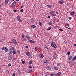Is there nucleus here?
<instances>
[{"instance_id":"obj_1","label":"nucleus","mask_w":76,"mask_h":76,"mask_svg":"<svg viewBox=\"0 0 76 76\" xmlns=\"http://www.w3.org/2000/svg\"><path fill=\"white\" fill-rule=\"evenodd\" d=\"M51 45L52 47H53L55 49L57 48V45L56 44V43L53 42H52Z\"/></svg>"},{"instance_id":"obj_2","label":"nucleus","mask_w":76,"mask_h":76,"mask_svg":"<svg viewBox=\"0 0 76 76\" xmlns=\"http://www.w3.org/2000/svg\"><path fill=\"white\" fill-rule=\"evenodd\" d=\"M49 13L51 16H54L55 15V12L53 11H52L50 12H49Z\"/></svg>"},{"instance_id":"obj_3","label":"nucleus","mask_w":76,"mask_h":76,"mask_svg":"<svg viewBox=\"0 0 76 76\" xmlns=\"http://www.w3.org/2000/svg\"><path fill=\"white\" fill-rule=\"evenodd\" d=\"M61 63H58L57 64V67L58 68V69H59V68H61Z\"/></svg>"},{"instance_id":"obj_4","label":"nucleus","mask_w":76,"mask_h":76,"mask_svg":"<svg viewBox=\"0 0 76 76\" xmlns=\"http://www.w3.org/2000/svg\"><path fill=\"white\" fill-rule=\"evenodd\" d=\"M48 63H49V60L48 59H46L45 61H44L43 64H48Z\"/></svg>"},{"instance_id":"obj_5","label":"nucleus","mask_w":76,"mask_h":76,"mask_svg":"<svg viewBox=\"0 0 76 76\" xmlns=\"http://www.w3.org/2000/svg\"><path fill=\"white\" fill-rule=\"evenodd\" d=\"M2 50H4L5 52H7L8 51V49L6 47H3Z\"/></svg>"},{"instance_id":"obj_6","label":"nucleus","mask_w":76,"mask_h":76,"mask_svg":"<svg viewBox=\"0 0 76 76\" xmlns=\"http://www.w3.org/2000/svg\"><path fill=\"white\" fill-rule=\"evenodd\" d=\"M17 19L19 22H22V20H20V18L19 16H18L17 17Z\"/></svg>"},{"instance_id":"obj_7","label":"nucleus","mask_w":76,"mask_h":76,"mask_svg":"<svg viewBox=\"0 0 76 76\" xmlns=\"http://www.w3.org/2000/svg\"><path fill=\"white\" fill-rule=\"evenodd\" d=\"M39 56H40V58H43L44 56L43 55V54L42 53H40L38 55Z\"/></svg>"},{"instance_id":"obj_8","label":"nucleus","mask_w":76,"mask_h":76,"mask_svg":"<svg viewBox=\"0 0 76 76\" xmlns=\"http://www.w3.org/2000/svg\"><path fill=\"white\" fill-rule=\"evenodd\" d=\"M21 37V40L23 42L25 41V36H24V35H22Z\"/></svg>"},{"instance_id":"obj_9","label":"nucleus","mask_w":76,"mask_h":76,"mask_svg":"<svg viewBox=\"0 0 76 76\" xmlns=\"http://www.w3.org/2000/svg\"><path fill=\"white\" fill-rule=\"evenodd\" d=\"M10 52H12V51H13V50H15V48H13L12 47H10Z\"/></svg>"},{"instance_id":"obj_10","label":"nucleus","mask_w":76,"mask_h":76,"mask_svg":"<svg viewBox=\"0 0 76 76\" xmlns=\"http://www.w3.org/2000/svg\"><path fill=\"white\" fill-rule=\"evenodd\" d=\"M12 41L15 45H17V42H16V40L14 39H12Z\"/></svg>"},{"instance_id":"obj_11","label":"nucleus","mask_w":76,"mask_h":76,"mask_svg":"<svg viewBox=\"0 0 76 76\" xmlns=\"http://www.w3.org/2000/svg\"><path fill=\"white\" fill-rule=\"evenodd\" d=\"M64 3V0H61L59 2V3L60 4H63Z\"/></svg>"},{"instance_id":"obj_12","label":"nucleus","mask_w":76,"mask_h":76,"mask_svg":"<svg viewBox=\"0 0 76 76\" xmlns=\"http://www.w3.org/2000/svg\"><path fill=\"white\" fill-rule=\"evenodd\" d=\"M43 47L46 48L47 50H49V48L48 47H47V46L46 45H43Z\"/></svg>"},{"instance_id":"obj_13","label":"nucleus","mask_w":76,"mask_h":76,"mask_svg":"<svg viewBox=\"0 0 76 76\" xmlns=\"http://www.w3.org/2000/svg\"><path fill=\"white\" fill-rule=\"evenodd\" d=\"M24 36H25V37H26V38H27V39H29L31 38V37H30L27 35H25Z\"/></svg>"},{"instance_id":"obj_14","label":"nucleus","mask_w":76,"mask_h":76,"mask_svg":"<svg viewBox=\"0 0 76 76\" xmlns=\"http://www.w3.org/2000/svg\"><path fill=\"white\" fill-rule=\"evenodd\" d=\"M61 73L60 72H59L57 74H55L54 75L55 76H59V75H61Z\"/></svg>"},{"instance_id":"obj_15","label":"nucleus","mask_w":76,"mask_h":76,"mask_svg":"<svg viewBox=\"0 0 76 76\" xmlns=\"http://www.w3.org/2000/svg\"><path fill=\"white\" fill-rule=\"evenodd\" d=\"M8 60H10L12 59V56H8Z\"/></svg>"},{"instance_id":"obj_16","label":"nucleus","mask_w":76,"mask_h":76,"mask_svg":"<svg viewBox=\"0 0 76 76\" xmlns=\"http://www.w3.org/2000/svg\"><path fill=\"white\" fill-rule=\"evenodd\" d=\"M46 68L48 70H51V67H50V66H48Z\"/></svg>"},{"instance_id":"obj_17","label":"nucleus","mask_w":76,"mask_h":76,"mask_svg":"<svg viewBox=\"0 0 76 76\" xmlns=\"http://www.w3.org/2000/svg\"><path fill=\"white\" fill-rule=\"evenodd\" d=\"M26 54L27 56H30V53H29V52L28 51L27 52Z\"/></svg>"},{"instance_id":"obj_18","label":"nucleus","mask_w":76,"mask_h":76,"mask_svg":"<svg viewBox=\"0 0 76 76\" xmlns=\"http://www.w3.org/2000/svg\"><path fill=\"white\" fill-rule=\"evenodd\" d=\"M53 57L55 59L57 58V54H56V53H55L54 54Z\"/></svg>"},{"instance_id":"obj_19","label":"nucleus","mask_w":76,"mask_h":76,"mask_svg":"<svg viewBox=\"0 0 76 76\" xmlns=\"http://www.w3.org/2000/svg\"><path fill=\"white\" fill-rule=\"evenodd\" d=\"M70 15L71 16H73L75 15V12H72L70 13Z\"/></svg>"},{"instance_id":"obj_20","label":"nucleus","mask_w":76,"mask_h":76,"mask_svg":"<svg viewBox=\"0 0 76 76\" xmlns=\"http://www.w3.org/2000/svg\"><path fill=\"white\" fill-rule=\"evenodd\" d=\"M8 1V0H5L4 3L5 4H7V3H8V2H9Z\"/></svg>"},{"instance_id":"obj_21","label":"nucleus","mask_w":76,"mask_h":76,"mask_svg":"<svg viewBox=\"0 0 76 76\" xmlns=\"http://www.w3.org/2000/svg\"><path fill=\"white\" fill-rule=\"evenodd\" d=\"M76 60V56H75L72 59V61Z\"/></svg>"},{"instance_id":"obj_22","label":"nucleus","mask_w":76,"mask_h":76,"mask_svg":"<svg viewBox=\"0 0 76 76\" xmlns=\"http://www.w3.org/2000/svg\"><path fill=\"white\" fill-rule=\"evenodd\" d=\"M72 56H69L68 59L69 60H72Z\"/></svg>"},{"instance_id":"obj_23","label":"nucleus","mask_w":76,"mask_h":76,"mask_svg":"<svg viewBox=\"0 0 76 76\" xmlns=\"http://www.w3.org/2000/svg\"><path fill=\"white\" fill-rule=\"evenodd\" d=\"M30 42H31L32 44H34V43H35V41H32V40H30L29 41Z\"/></svg>"},{"instance_id":"obj_24","label":"nucleus","mask_w":76,"mask_h":76,"mask_svg":"<svg viewBox=\"0 0 76 76\" xmlns=\"http://www.w3.org/2000/svg\"><path fill=\"white\" fill-rule=\"evenodd\" d=\"M35 27H36V26H35L32 25L31 26V28H33V29H34V28H35Z\"/></svg>"},{"instance_id":"obj_25","label":"nucleus","mask_w":76,"mask_h":76,"mask_svg":"<svg viewBox=\"0 0 76 76\" xmlns=\"http://www.w3.org/2000/svg\"><path fill=\"white\" fill-rule=\"evenodd\" d=\"M47 6L49 8H51V7H52V5H48Z\"/></svg>"},{"instance_id":"obj_26","label":"nucleus","mask_w":76,"mask_h":76,"mask_svg":"<svg viewBox=\"0 0 76 76\" xmlns=\"http://www.w3.org/2000/svg\"><path fill=\"white\" fill-rule=\"evenodd\" d=\"M12 53L14 55H15L16 54V51L15 50H13L12 52Z\"/></svg>"},{"instance_id":"obj_27","label":"nucleus","mask_w":76,"mask_h":76,"mask_svg":"<svg viewBox=\"0 0 76 76\" xmlns=\"http://www.w3.org/2000/svg\"><path fill=\"white\" fill-rule=\"evenodd\" d=\"M54 69H55V70H58L57 69H58V67H57H57H56V66H54Z\"/></svg>"},{"instance_id":"obj_28","label":"nucleus","mask_w":76,"mask_h":76,"mask_svg":"<svg viewBox=\"0 0 76 76\" xmlns=\"http://www.w3.org/2000/svg\"><path fill=\"white\" fill-rule=\"evenodd\" d=\"M65 28H68V27H69V25L68 24L65 26Z\"/></svg>"},{"instance_id":"obj_29","label":"nucleus","mask_w":76,"mask_h":76,"mask_svg":"<svg viewBox=\"0 0 76 76\" xmlns=\"http://www.w3.org/2000/svg\"><path fill=\"white\" fill-rule=\"evenodd\" d=\"M52 23H52V22H51V21H50V22H49L48 23L49 25H52Z\"/></svg>"},{"instance_id":"obj_30","label":"nucleus","mask_w":76,"mask_h":76,"mask_svg":"<svg viewBox=\"0 0 76 76\" xmlns=\"http://www.w3.org/2000/svg\"><path fill=\"white\" fill-rule=\"evenodd\" d=\"M35 51H36L38 50V47H35Z\"/></svg>"},{"instance_id":"obj_31","label":"nucleus","mask_w":76,"mask_h":76,"mask_svg":"<svg viewBox=\"0 0 76 76\" xmlns=\"http://www.w3.org/2000/svg\"><path fill=\"white\" fill-rule=\"evenodd\" d=\"M32 63V61H30L29 63V64H31Z\"/></svg>"},{"instance_id":"obj_32","label":"nucleus","mask_w":76,"mask_h":76,"mask_svg":"<svg viewBox=\"0 0 76 76\" xmlns=\"http://www.w3.org/2000/svg\"><path fill=\"white\" fill-rule=\"evenodd\" d=\"M39 25L40 26H41L42 25V23L41 22H40V21H39Z\"/></svg>"},{"instance_id":"obj_33","label":"nucleus","mask_w":76,"mask_h":76,"mask_svg":"<svg viewBox=\"0 0 76 76\" xmlns=\"http://www.w3.org/2000/svg\"><path fill=\"white\" fill-rule=\"evenodd\" d=\"M12 5H13V6H15V5H16V2H13L12 4Z\"/></svg>"},{"instance_id":"obj_34","label":"nucleus","mask_w":76,"mask_h":76,"mask_svg":"<svg viewBox=\"0 0 76 76\" xmlns=\"http://www.w3.org/2000/svg\"><path fill=\"white\" fill-rule=\"evenodd\" d=\"M3 39H2L1 40H0V42H3Z\"/></svg>"},{"instance_id":"obj_35","label":"nucleus","mask_w":76,"mask_h":76,"mask_svg":"<svg viewBox=\"0 0 76 76\" xmlns=\"http://www.w3.org/2000/svg\"><path fill=\"white\" fill-rule=\"evenodd\" d=\"M67 54L68 55H70V52L69 51L67 53Z\"/></svg>"},{"instance_id":"obj_36","label":"nucleus","mask_w":76,"mask_h":76,"mask_svg":"<svg viewBox=\"0 0 76 76\" xmlns=\"http://www.w3.org/2000/svg\"><path fill=\"white\" fill-rule=\"evenodd\" d=\"M48 30H50V29H51V27H48Z\"/></svg>"},{"instance_id":"obj_37","label":"nucleus","mask_w":76,"mask_h":76,"mask_svg":"<svg viewBox=\"0 0 76 76\" xmlns=\"http://www.w3.org/2000/svg\"><path fill=\"white\" fill-rule=\"evenodd\" d=\"M33 72V71H32V70H31L29 71V72H28V73H31L32 72Z\"/></svg>"},{"instance_id":"obj_38","label":"nucleus","mask_w":76,"mask_h":76,"mask_svg":"<svg viewBox=\"0 0 76 76\" xmlns=\"http://www.w3.org/2000/svg\"><path fill=\"white\" fill-rule=\"evenodd\" d=\"M6 72L7 74H9V71L8 70Z\"/></svg>"},{"instance_id":"obj_39","label":"nucleus","mask_w":76,"mask_h":76,"mask_svg":"<svg viewBox=\"0 0 76 76\" xmlns=\"http://www.w3.org/2000/svg\"><path fill=\"white\" fill-rule=\"evenodd\" d=\"M59 31H63V30L61 28H60L59 29Z\"/></svg>"},{"instance_id":"obj_40","label":"nucleus","mask_w":76,"mask_h":76,"mask_svg":"<svg viewBox=\"0 0 76 76\" xmlns=\"http://www.w3.org/2000/svg\"><path fill=\"white\" fill-rule=\"evenodd\" d=\"M34 19L33 18H31V20H32V22H34Z\"/></svg>"},{"instance_id":"obj_41","label":"nucleus","mask_w":76,"mask_h":76,"mask_svg":"<svg viewBox=\"0 0 76 76\" xmlns=\"http://www.w3.org/2000/svg\"><path fill=\"white\" fill-rule=\"evenodd\" d=\"M29 58H32V56H30Z\"/></svg>"},{"instance_id":"obj_42","label":"nucleus","mask_w":76,"mask_h":76,"mask_svg":"<svg viewBox=\"0 0 76 76\" xmlns=\"http://www.w3.org/2000/svg\"><path fill=\"white\" fill-rule=\"evenodd\" d=\"M16 75V74L15 73H13L12 74V76H15Z\"/></svg>"},{"instance_id":"obj_43","label":"nucleus","mask_w":76,"mask_h":76,"mask_svg":"<svg viewBox=\"0 0 76 76\" xmlns=\"http://www.w3.org/2000/svg\"><path fill=\"white\" fill-rule=\"evenodd\" d=\"M20 11L22 13V12H23V9L21 10H20Z\"/></svg>"},{"instance_id":"obj_44","label":"nucleus","mask_w":76,"mask_h":76,"mask_svg":"<svg viewBox=\"0 0 76 76\" xmlns=\"http://www.w3.org/2000/svg\"><path fill=\"white\" fill-rule=\"evenodd\" d=\"M13 12L15 13H16V12H17V10H13Z\"/></svg>"},{"instance_id":"obj_45","label":"nucleus","mask_w":76,"mask_h":76,"mask_svg":"<svg viewBox=\"0 0 76 76\" xmlns=\"http://www.w3.org/2000/svg\"><path fill=\"white\" fill-rule=\"evenodd\" d=\"M8 66H11V64H8Z\"/></svg>"},{"instance_id":"obj_46","label":"nucleus","mask_w":76,"mask_h":76,"mask_svg":"<svg viewBox=\"0 0 76 76\" xmlns=\"http://www.w3.org/2000/svg\"><path fill=\"white\" fill-rule=\"evenodd\" d=\"M69 4L68 3H67V4H66V5L67 6H69Z\"/></svg>"},{"instance_id":"obj_47","label":"nucleus","mask_w":76,"mask_h":76,"mask_svg":"<svg viewBox=\"0 0 76 76\" xmlns=\"http://www.w3.org/2000/svg\"><path fill=\"white\" fill-rule=\"evenodd\" d=\"M25 61H23L22 62V64H25Z\"/></svg>"},{"instance_id":"obj_48","label":"nucleus","mask_w":76,"mask_h":76,"mask_svg":"<svg viewBox=\"0 0 76 76\" xmlns=\"http://www.w3.org/2000/svg\"><path fill=\"white\" fill-rule=\"evenodd\" d=\"M69 19L70 20H71V19H72V17H69Z\"/></svg>"},{"instance_id":"obj_49","label":"nucleus","mask_w":76,"mask_h":76,"mask_svg":"<svg viewBox=\"0 0 76 76\" xmlns=\"http://www.w3.org/2000/svg\"><path fill=\"white\" fill-rule=\"evenodd\" d=\"M50 76H54V74H51Z\"/></svg>"},{"instance_id":"obj_50","label":"nucleus","mask_w":76,"mask_h":76,"mask_svg":"<svg viewBox=\"0 0 76 76\" xmlns=\"http://www.w3.org/2000/svg\"><path fill=\"white\" fill-rule=\"evenodd\" d=\"M15 60H16V58H13V59H12V60L14 61Z\"/></svg>"},{"instance_id":"obj_51","label":"nucleus","mask_w":76,"mask_h":76,"mask_svg":"<svg viewBox=\"0 0 76 76\" xmlns=\"http://www.w3.org/2000/svg\"><path fill=\"white\" fill-rule=\"evenodd\" d=\"M29 68H32V66H28Z\"/></svg>"},{"instance_id":"obj_52","label":"nucleus","mask_w":76,"mask_h":76,"mask_svg":"<svg viewBox=\"0 0 76 76\" xmlns=\"http://www.w3.org/2000/svg\"><path fill=\"white\" fill-rule=\"evenodd\" d=\"M48 19H50V16H48Z\"/></svg>"},{"instance_id":"obj_53","label":"nucleus","mask_w":76,"mask_h":76,"mask_svg":"<svg viewBox=\"0 0 76 76\" xmlns=\"http://www.w3.org/2000/svg\"><path fill=\"white\" fill-rule=\"evenodd\" d=\"M26 48H28V47L27 46H26Z\"/></svg>"},{"instance_id":"obj_54","label":"nucleus","mask_w":76,"mask_h":76,"mask_svg":"<svg viewBox=\"0 0 76 76\" xmlns=\"http://www.w3.org/2000/svg\"><path fill=\"white\" fill-rule=\"evenodd\" d=\"M12 54V52H10L9 54Z\"/></svg>"},{"instance_id":"obj_55","label":"nucleus","mask_w":76,"mask_h":76,"mask_svg":"<svg viewBox=\"0 0 76 76\" xmlns=\"http://www.w3.org/2000/svg\"><path fill=\"white\" fill-rule=\"evenodd\" d=\"M57 28V26H55V27H54V28Z\"/></svg>"},{"instance_id":"obj_56","label":"nucleus","mask_w":76,"mask_h":76,"mask_svg":"<svg viewBox=\"0 0 76 76\" xmlns=\"http://www.w3.org/2000/svg\"><path fill=\"white\" fill-rule=\"evenodd\" d=\"M21 61H22V62H23V59H21Z\"/></svg>"},{"instance_id":"obj_57","label":"nucleus","mask_w":76,"mask_h":76,"mask_svg":"<svg viewBox=\"0 0 76 76\" xmlns=\"http://www.w3.org/2000/svg\"><path fill=\"white\" fill-rule=\"evenodd\" d=\"M68 29H72V28H68Z\"/></svg>"},{"instance_id":"obj_58","label":"nucleus","mask_w":76,"mask_h":76,"mask_svg":"<svg viewBox=\"0 0 76 76\" xmlns=\"http://www.w3.org/2000/svg\"><path fill=\"white\" fill-rule=\"evenodd\" d=\"M74 46H75V47H76V44H74Z\"/></svg>"},{"instance_id":"obj_59","label":"nucleus","mask_w":76,"mask_h":76,"mask_svg":"<svg viewBox=\"0 0 76 76\" xmlns=\"http://www.w3.org/2000/svg\"><path fill=\"white\" fill-rule=\"evenodd\" d=\"M9 43H12V42H9Z\"/></svg>"},{"instance_id":"obj_60","label":"nucleus","mask_w":76,"mask_h":76,"mask_svg":"<svg viewBox=\"0 0 76 76\" xmlns=\"http://www.w3.org/2000/svg\"><path fill=\"white\" fill-rule=\"evenodd\" d=\"M1 8V4H0V9Z\"/></svg>"},{"instance_id":"obj_61","label":"nucleus","mask_w":76,"mask_h":76,"mask_svg":"<svg viewBox=\"0 0 76 76\" xmlns=\"http://www.w3.org/2000/svg\"><path fill=\"white\" fill-rule=\"evenodd\" d=\"M16 1H19V0H16Z\"/></svg>"},{"instance_id":"obj_62","label":"nucleus","mask_w":76,"mask_h":76,"mask_svg":"<svg viewBox=\"0 0 76 76\" xmlns=\"http://www.w3.org/2000/svg\"><path fill=\"white\" fill-rule=\"evenodd\" d=\"M22 7H23V6H21V8H22Z\"/></svg>"},{"instance_id":"obj_63","label":"nucleus","mask_w":76,"mask_h":76,"mask_svg":"<svg viewBox=\"0 0 76 76\" xmlns=\"http://www.w3.org/2000/svg\"><path fill=\"white\" fill-rule=\"evenodd\" d=\"M18 53H20V51H18Z\"/></svg>"},{"instance_id":"obj_64","label":"nucleus","mask_w":76,"mask_h":76,"mask_svg":"<svg viewBox=\"0 0 76 76\" xmlns=\"http://www.w3.org/2000/svg\"><path fill=\"white\" fill-rule=\"evenodd\" d=\"M56 13H57V14H58V12H56Z\"/></svg>"}]
</instances>
